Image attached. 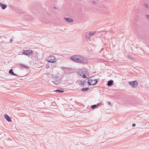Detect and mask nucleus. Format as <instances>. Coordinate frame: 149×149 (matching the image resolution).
I'll return each instance as SVG.
<instances>
[{
    "instance_id": "1",
    "label": "nucleus",
    "mask_w": 149,
    "mask_h": 149,
    "mask_svg": "<svg viewBox=\"0 0 149 149\" xmlns=\"http://www.w3.org/2000/svg\"><path fill=\"white\" fill-rule=\"evenodd\" d=\"M71 59L77 62L86 63L87 62V60L85 58L80 56H75L71 57Z\"/></svg>"
},
{
    "instance_id": "2",
    "label": "nucleus",
    "mask_w": 149,
    "mask_h": 149,
    "mask_svg": "<svg viewBox=\"0 0 149 149\" xmlns=\"http://www.w3.org/2000/svg\"><path fill=\"white\" fill-rule=\"evenodd\" d=\"M78 74L84 78H88L89 77V72L86 68L81 69L78 72Z\"/></svg>"
},
{
    "instance_id": "3",
    "label": "nucleus",
    "mask_w": 149,
    "mask_h": 149,
    "mask_svg": "<svg viewBox=\"0 0 149 149\" xmlns=\"http://www.w3.org/2000/svg\"><path fill=\"white\" fill-rule=\"evenodd\" d=\"M97 82V81L95 79L94 77H91L88 81V84L89 85H93L95 84Z\"/></svg>"
},
{
    "instance_id": "4",
    "label": "nucleus",
    "mask_w": 149,
    "mask_h": 149,
    "mask_svg": "<svg viewBox=\"0 0 149 149\" xmlns=\"http://www.w3.org/2000/svg\"><path fill=\"white\" fill-rule=\"evenodd\" d=\"M47 61L49 63H54L56 62V60L54 56H51L48 58Z\"/></svg>"
},
{
    "instance_id": "5",
    "label": "nucleus",
    "mask_w": 149,
    "mask_h": 149,
    "mask_svg": "<svg viewBox=\"0 0 149 149\" xmlns=\"http://www.w3.org/2000/svg\"><path fill=\"white\" fill-rule=\"evenodd\" d=\"M23 51L22 54L28 56L29 57H30V56H31L32 54V51L31 50H23Z\"/></svg>"
},
{
    "instance_id": "6",
    "label": "nucleus",
    "mask_w": 149,
    "mask_h": 149,
    "mask_svg": "<svg viewBox=\"0 0 149 149\" xmlns=\"http://www.w3.org/2000/svg\"><path fill=\"white\" fill-rule=\"evenodd\" d=\"M129 83L131 87H132L135 88L137 86L138 82L136 81H131V82H129Z\"/></svg>"
},
{
    "instance_id": "7",
    "label": "nucleus",
    "mask_w": 149,
    "mask_h": 149,
    "mask_svg": "<svg viewBox=\"0 0 149 149\" xmlns=\"http://www.w3.org/2000/svg\"><path fill=\"white\" fill-rule=\"evenodd\" d=\"M4 116L5 119L8 121L11 122L12 120L10 117L7 115L6 114L4 115Z\"/></svg>"
},
{
    "instance_id": "8",
    "label": "nucleus",
    "mask_w": 149,
    "mask_h": 149,
    "mask_svg": "<svg viewBox=\"0 0 149 149\" xmlns=\"http://www.w3.org/2000/svg\"><path fill=\"white\" fill-rule=\"evenodd\" d=\"M64 19L66 21L68 22H72L73 21V19L70 18L65 17Z\"/></svg>"
},
{
    "instance_id": "9",
    "label": "nucleus",
    "mask_w": 149,
    "mask_h": 149,
    "mask_svg": "<svg viewBox=\"0 0 149 149\" xmlns=\"http://www.w3.org/2000/svg\"><path fill=\"white\" fill-rule=\"evenodd\" d=\"M0 7H1L2 9H5L7 7V5L0 3Z\"/></svg>"
},
{
    "instance_id": "10",
    "label": "nucleus",
    "mask_w": 149,
    "mask_h": 149,
    "mask_svg": "<svg viewBox=\"0 0 149 149\" xmlns=\"http://www.w3.org/2000/svg\"><path fill=\"white\" fill-rule=\"evenodd\" d=\"M52 82H53L55 84L57 85L60 83L61 81L60 80H59L58 81L54 80V81H52Z\"/></svg>"
},
{
    "instance_id": "11",
    "label": "nucleus",
    "mask_w": 149,
    "mask_h": 149,
    "mask_svg": "<svg viewBox=\"0 0 149 149\" xmlns=\"http://www.w3.org/2000/svg\"><path fill=\"white\" fill-rule=\"evenodd\" d=\"M86 38L88 39H89L91 37V38H93V36H91L89 32L86 33Z\"/></svg>"
},
{
    "instance_id": "12",
    "label": "nucleus",
    "mask_w": 149,
    "mask_h": 149,
    "mask_svg": "<svg viewBox=\"0 0 149 149\" xmlns=\"http://www.w3.org/2000/svg\"><path fill=\"white\" fill-rule=\"evenodd\" d=\"M9 73L12 75L17 76V74H15L13 72L12 69H11L9 70Z\"/></svg>"
},
{
    "instance_id": "13",
    "label": "nucleus",
    "mask_w": 149,
    "mask_h": 149,
    "mask_svg": "<svg viewBox=\"0 0 149 149\" xmlns=\"http://www.w3.org/2000/svg\"><path fill=\"white\" fill-rule=\"evenodd\" d=\"M113 83V81L112 80H110L107 83V85L108 86H111Z\"/></svg>"
},
{
    "instance_id": "14",
    "label": "nucleus",
    "mask_w": 149,
    "mask_h": 149,
    "mask_svg": "<svg viewBox=\"0 0 149 149\" xmlns=\"http://www.w3.org/2000/svg\"><path fill=\"white\" fill-rule=\"evenodd\" d=\"M89 88H84L82 89V91H86L88 90Z\"/></svg>"
},
{
    "instance_id": "15",
    "label": "nucleus",
    "mask_w": 149,
    "mask_h": 149,
    "mask_svg": "<svg viewBox=\"0 0 149 149\" xmlns=\"http://www.w3.org/2000/svg\"><path fill=\"white\" fill-rule=\"evenodd\" d=\"M89 33H90V36H91V37H92V36H93V35H94L95 34L96 32L91 31V32H90Z\"/></svg>"
},
{
    "instance_id": "16",
    "label": "nucleus",
    "mask_w": 149,
    "mask_h": 149,
    "mask_svg": "<svg viewBox=\"0 0 149 149\" xmlns=\"http://www.w3.org/2000/svg\"><path fill=\"white\" fill-rule=\"evenodd\" d=\"M21 66L22 67H23L26 68H28L29 67L26 65H24V64H21Z\"/></svg>"
},
{
    "instance_id": "17",
    "label": "nucleus",
    "mask_w": 149,
    "mask_h": 149,
    "mask_svg": "<svg viewBox=\"0 0 149 149\" xmlns=\"http://www.w3.org/2000/svg\"><path fill=\"white\" fill-rule=\"evenodd\" d=\"M144 7L146 8H148V6L147 3H145L144 4Z\"/></svg>"
},
{
    "instance_id": "18",
    "label": "nucleus",
    "mask_w": 149,
    "mask_h": 149,
    "mask_svg": "<svg viewBox=\"0 0 149 149\" xmlns=\"http://www.w3.org/2000/svg\"><path fill=\"white\" fill-rule=\"evenodd\" d=\"M97 107V105H96V104H95L94 105H93L91 107V108L93 109H94L96 108Z\"/></svg>"
},
{
    "instance_id": "19",
    "label": "nucleus",
    "mask_w": 149,
    "mask_h": 149,
    "mask_svg": "<svg viewBox=\"0 0 149 149\" xmlns=\"http://www.w3.org/2000/svg\"><path fill=\"white\" fill-rule=\"evenodd\" d=\"M56 92H58L59 93H62L63 92V91H61V90H56L55 91Z\"/></svg>"
},
{
    "instance_id": "20",
    "label": "nucleus",
    "mask_w": 149,
    "mask_h": 149,
    "mask_svg": "<svg viewBox=\"0 0 149 149\" xmlns=\"http://www.w3.org/2000/svg\"><path fill=\"white\" fill-rule=\"evenodd\" d=\"M145 17L147 19L149 20V15L146 14L145 15Z\"/></svg>"
},
{
    "instance_id": "21",
    "label": "nucleus",
    "mask_w": 149,
    "mask_h": 149,
    "mask_svg": "<svg viewBox=\"0 0 149 149\" xmlns=\"http://www.w3.org/2000/svg\"><path fill=\"white\" fill-rule=\"evenodd\" d=\"M136 126V124L135 123L133 124L132 125V127H135Z\"/></svg>"
},
{
    "instance_id": "22",
    "label": "nucleus",
    "mask_w": 149,
    "mask_h": 149,
    "mask_svg": "<svg viewBox=\"0 0 149 149\" xmlns=\"http://www.w3.org/2000/svg\"><path fill=\"white\" fill-rule=\"evenodd\" d=\"M13 41V39H11L10 40V43H11V42H12Z\"/></svg>"
},
{
    "instance_id": "23",
    "label": "nucleus",
    "mask_w": 149,
    "mask_h": 149,
    "mask_svg": "<svg viewBox=\"0 0 149 149\" xmlns=\"http://www.w3.org/2000/svg\"><path fill=\"white\" fill-rule=\"evenodd\" d=\"M91 3H92V4H95V1H92L91 2Z\"/></svg>"
},
{
    "instance_id": "24",
    "label": "nucleus",
    "mask_w": 149,
    "mask_h": 149,
    "mask_svg": "<svg viewBox=\"0 0 149 149\" xmlns=\"http://www.w3.org/2000/svg\"><path fill=\"white\" fill-rule=\"evenodd\" d=\"M101 104V103H98L97 104H96V105H97V106H98L99 105H100Z\"/></svg>"
},
{
    "instance_id": "25",
    "label": "nucleus",
    "mask_w": 149,
    "mask_h": 149,
    "mask_svg": "<svg viewBox=\"0 0 149 149\" xmlns=\"http://www.w3.org/2000/svg\"><path fill=\"white\" fill-rule=\"evenodd\" d=\"M108 104L109 105H110L111 104V103L110 102H108Z\"/></svg>"
},
{
    "instance_id": "26",
    "label": "nucleus",
    "mask_w": 149,
    "mask_h": 149,
    "mask_svg": "<svg viewBox=\"0 0 149 149\" xmlns=\"http://www.w3.org/2000/svg\"><path fill=\"white\" fill-rule=\"evenodd\" d=\"M18 55H22V54H18Z\"/></svg>"
}]
</instances>
